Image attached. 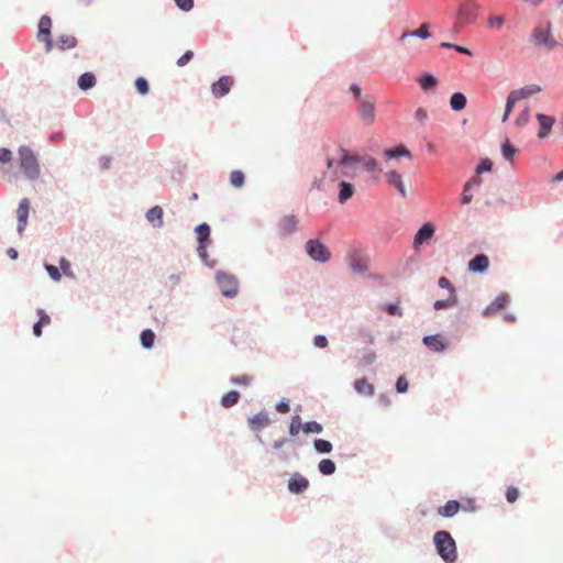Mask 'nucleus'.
<instances>
[{
	"label": "nucleus",
	"mask_w": 563,
	"mask_h": 563,
	"mask_svg": "<svg viewBox=\"0 0 563 563\" xmlns=\"http://www.w3.org/2000/svg\"><path fill=\"white\" fill-rule=\"evenodd\" d=\"M341 157L335 161L333 158H328L327 167L330 169L335 164V170L333 174L335 177L338 174L343 177H352L354 173H351L349 169L355 164H363L364 169L368 173L380 172L378 167V163L376 158L372 156H361L358 154H351L347 150L341 147L340 148Z\"/></svg>",
	"instance_id": "nucleus-1"
},
{
	"label": "nucleus",
	"mask_w": 563,
	"mask_h": 563,
	"mask_svg": "<svg viewBox=\"0 0 563 563\" xmlns=\"http://www.w3.org/2000/svg\"><path fill=\"white\" fill-rule=\"evenodd\" d=\"M433 543L438 555L445 563H455L457 560L456 542L446 530H439L433 536Z\"/></svg>",
	"instance_id": "nucleus-2"
},
{
	"label": "nucleus",
	"mask_w": 563,
	"mask_h": 563,
	"mask_svg": "<svg viewBox=\"0 0 563 563\" xmlns=\"http://www.w3.org/2000/svg\"><path fill=\"white\" fill-rule=\"evenodd\" d=\"M529 40L536 47H544L549 51L559 46V42L553 37L552 24L550 21L537 24L533 27Z\"/></svg>",
	"instance_id": "nucleus-3"
},
{
	"label": "nucleus",
	"mask_w": 563,
	"mask_h": 563,
	"mask_svg": "<svg viewBox=\"0 0 563 563\" xmlns=\"http://www.w3.org/2000/svg\"><path fill=\"white\" fill-rule=\"evenodd\" d=\"M20 167L29 180H35L40 177L41 168L38 161L29 146H21L19 148Z\"/></svg>",
	"instance_id": "nucleus-4"
},
{
	"label": "nucleus",
	"mask_w": 563,
	"mask_h": 563,
	"mask_svg": "<svg viewBox=\"0 0 563 563\" xmlns=\"http://www.w3.org/2000/svg\"><path fill=\"white\" fill-rule=\"evenodd\" d=\"M479 9V4L473 0L463 1L456 12L455 27L459 30L463 25L475 23Z\"/></svg>",
	"instance_id": "nucleus-5"
},
{
	"label": "nucleus",
	"mask_w": 563,
	"mask_h": 563,
	"mask_svg": "<svg viewBox=\"0 0 563 563\" xmlns=\"http://www.w3.org/2000/svg\"><path fill=\"white\" fill-rule=\"evenodd\" d=\"M216 282L222 296L234 298L239 292V279L234 274L219 269L216 272Z\"/></svg>",
	"instance_id": "nucleus-6"
},
{
	"label": "nucleus",
	"mask_w": 563,
	"mask_h": 563,
	"mask_svg": "<svg viewBox=\"0 0 563 563\" xmlns=\"http://www.w3.org/2000/svg\"><path fill=\"white\" fill-rule=\"evenodd\" d=\"M305 251L317 263L325 264L331 260L330 249L318 238L309 239L305 244Z\"/></svg>",
	"instance_id": "nucleus-7"
},
{
	"label": "nucleus",
	"mask_w": 563,
	"mask_h": 563,
	"mask_svg": "<svg viewBox=\"0 0 563 563\" xmlns=\"http://www.w3.org/2000/svg\"><path fill=\"white\" fill-rule=\"evenodd\" d=\"M368 256L360 247H354L346 254L349 267L357 275H363L368 271Z\"/></svg>",
	"instance_id": "nucleus-8"
},
{
	"label": "nucleus",
	"mask_w": 563,
	"mask_h": 563,
	"mask_svg": "<svg viewBox=\"0 0 563 563\" xmlns=\"http://www.w3.org/2000/svg\"><path fill=\"white\" fill-rule=\"evenodd\" d=\"M357 114L365 126H369L375 122L376 108L374 98L365 95L363 99L357 101Z\"/></svg>",
	"instance_id": "nucleus-9"
},
{
	"label": "nucleus",
	"mask_w": 563,
	"mask_h": 563,
	"mask_svg": "<svg viewBox=\"0 0 563 563\" xmlns=\"http://www.w3.org/2000/svg\"><path fill=\"white\" fill-rule=\"evenodd\" d=\"M435 225L432 222L423 223L413 236V249L419 251L421 245L428 243L434 235Z\"/></svg>",
	"instance_id": "nucleus-10"
},
{
	"label": "nucleus",
	"mask_w": 563,
	"mask_h": 563,
	"mask_svg": "<svg viewBox=\"0 0 563 563\" xmlns=\"http://www.w3.org/2000/svg\"><path fill=\"white\" fill-rule=\"evenodd\" d=\"M309 487V481L300 473H295L288 481L287 488L292 494H302Z\"/></svg>",
	"instance_id": "nucleus-11"
},
{
	"label": "nucleus",
	"mask_w": 563,
	"mask_h": 563,
	"mask_svg": "<svg viewBox=\"0 0 563 563\" xmlns=\"http://www.w3.org/2000/svg\"><path fill=\"white\" fill-rule=\"evenodd\" d=\"M29 211H30V200L27 198H23L20 201L18 210H16V213H18L16 231L19 234H22L26 228Z\"/></svg>",
	"instance_id": "nucleus-12"
},
{
	"label": "nucleus",
	"mask_w": 563,
	"mask_h": 563,
	"mask_svg": "<svg viewBox=\"0 0 563 563\" xmlns=\"http://www.w3.org/2000/svg\"><path fill=\"white\" fill-rule=\"evenodd\" d=\"M233 79L230 76H222L211 86L212 95L216 98L224 97L230 92Z\"/></svg>",
	"instance_id": "nucleus-13"
},
{
	"label": "nucleus",
	"mask_w": 563,
	"mask_h": 563,
	"mask_svg": "<svg viewBox=\"0 0 563 563\" xmlns=\"http://www.w3.org/2000/svg\"><path fill=\"white\" fill-rule=\"evenodd\" d=\"M386 183L394 187L402 198H407V190L402 181V176L397 170H389L385 174Z\"/></svg>",
	"instance_id": "nucleus-14"
},
{
	"label": "nucleus",
	"mask_w": 563,
	"mask_h": 563,
	"mask_svg": "<svg viewBox=\"0 0 563 563\" xmlns=\"http://www.w3.org/2000/svg\"><path fill=\"white\" fill-rule=\"evenodd\" d=\"M509 302V295L506 292L497 296L488 306H486L483 310L484 317H492L498 310L504 308Z\"/></svg>",
	"instance_id": "nucleus-15"
},
{
	"label": "nucleus",
	"mask_w": 563,
	"mask_h": 563,
	"mask_svg": "<svg viewBox=\"0 0 563 563\" xmlns=\"http://www.w3.org/2000/svg\"><path fill=\"white\" fill-rule=\"evenodd\" d=\"M422 342L434 352H443L448 347V342L440 334L424 335Z\"/></svg>",
	"instance_id": "nucleus-16"
},
{
	"label": "nucleus",
	"mask_w": 563,
	"mask_h": 563,
	"mask_svg": "<svg viewBox=\"0 0 563 563\" xmlns=\"http://www.w3.org/2000/svg\"><path fill=\"white\" fill-rule=\"evenodd\" d=\"M537 120H538V122L540 124L538 136L540 139H544L551 132L552 126H553V124L555 122V119L553 117L544 114V113H538L537 114Z\"/></svg>",
	"instance_id": "nucleus-17"
},
{
	"label": "nucleus",
	"mask_w": 563,
	"mask_h": 563,
	"mask_svg": "<svg viewBox=\"0 0 563 563\" xmlns=\"http://www.w3.org/2000/svg\"><path fill=\"white\" fill-rule=\"evenodd\" d=\"M489 260L485 254H477L468 262V271L484 273L488 269Z\"/></svg>",
	"instance_id": "nucleus-18"
},
{
	"label": "nucleus",
	"mask_w": 563,
	"mask_h": 563,
	"mask_svg": "<svg viewBox=\"0 0 563 563\" xmlns=\"http://www.w3.org/2000/svg\"><path fill=\"white\" fill-rule=\"evenodd\" d=\"M338 200L340 203H345L349 199H351L355 192V187L352 183L341 180L338 184Z\"/></svg>",
	"instance_id": "nucleus-19"
},
{
	"label": "nucleus",
	"mask_w": 563,
	"mask_h": 563,
	"mask_svg": "<svg viewBox=\"0 0 563 563\" xmlns=\"http://www.w3.org/2000/svg\"><path fill=\"white\" fill-rule=\"evenodd\" d=\"M251 429L253 431H260L261 429L271 424V419L266 411L262 410L249 419Z\"/></svg>",
	"instance_id": "nucleus-20"
},
{
	"label": "nucleus",
	"mask_w": 563,
	"mask_h": 563,
	"mask_svg": "<svg viewBox=\"0 0 563 563\" xmlns=\"http://www.w3.org/2000/svg\"><path fill=\"white\" fill-rule=\"evenodd\" d=\"M297 227L298 221L295 216H285L278 222V229L285 235H289L296 232Z\"/></svg>",
	"instance_id": "nucleus-21"
},
{
	"label": "nucleus",
	"mask_w": 563,
	"mask_h": 563,
	"mask_svg": "<svg viewBox=\"0 0 563 563\" xmlns=\"http://www.w3.org/2000/svg\"><path fill=\"white\" fill-rule=\"evenodd\" d=\"M430 24L429 23H422L417 30L413 31H405L399 41L404 42L407 37H419L422 40H427L431 37L430 33Z\"/></svg>",
	"instance_id": "nucleus-22"
},
{
	"label": "nucleus",
	"mask_w": 563,
	"mask_h": 563,
	"mask_svg": "<svg viewBox=\"0 0 563 563\" xmlns=\"http://www.w3.org/2000/svg\"><path fill=\"white\" fill-rule=\"evenodd\" d=\"M163 209L159 206H154L146 212V220L153 225L155 229H159L164 225L163 221Z\"/></svg>",
	"instance_id": "nucleus-23"
},
{
	"label": "nucleus",
	"mask_w": 563,
	"mask_h": 563,
	"mask_svg": "<svg viewBox=\"0 0 563 563\" xmlns=\"http://www.w3.org/2000/svg\"><path fill=\"white\" fill-rule=\"evenodd\" d=\"M384 156L387 159H395L399 157L411 158V152L404 145L398 144L384 151Z\"/></svg>",
	"instance_id": "nucleus-24"
},
{
	"label": "nucleus",
	"mask_w": 563,
	"mask_h": 563,
	"mask_svg": "<svg viewBox=\"0 0 563 563\" xmlns=\"http://www.w3.org/2000/svg\"><path fill=\"white\" fill-rule=\"evenodd\" d=\"M461 508V503L455 499L448 500L443 506L439 507L438 514L444 518H452Z\"/></svg>",
	"instance_id": "nucleus-25"
},
{
	"label": "nucleus",
	"mask_w": 563,
	"mask_h": 563,
	"mask_svg": "<svg viewBox=\"0 0 563 563\" xmlns=\"http://www.w3.org/2000/svg\"><path fill=\"white\" fill-rule=\"evenodd\" d=\"M423 91L433 90L438 85V78L431 73H423L417 78Z\"/></svg>",
	"instance_id": "nucleus-26"
},
{
	"label": "nucleus",
	"mask_w": 563,
	"mask_h": 563,
	"mask_svg": "<svg viewBox=\"0 0 563 563\" xmlns=\"http://www.w3.org/2000/svg\"><path fill=\"white\" fill-rule=\"evenodd\" d=\"M354 390L362 396H373L374 395V386L367 382L366 378H360L354 380L353 383Z\"/></svg>",
	"instance_id": "nucleus-27"
},
{
	"label": "nucleus",
	"mask_w": 563,
	"mask_h": 563,
	"mask_svg": "<svg viewBox=\"0 0 563 563\" xmlns=\"http://www.w3.org/2000/svg\"><path fill=\"white\" fill-rule=\"evenodd\" d=\"M540 91L541 87L539 85H527L520 89L512 90L511 92L514 93V97H516L517 100L520 101Z\"/></svg>",
	"instance_id": "nucleus-28"
},
{
	"label": "nucleus",
	"mask_w": 563,
	"mask_h": 563,
	"mask_svg": "<svg viewBox=\"0 0 563 563\" xmlns=\"http://www.w3.org/2000/svg\"><path fill=\"white\" fill-rule=\"evenodd\" d=\"M97 79L93 73L87 71L79 76L77 85L81 90H89L96 86Z\"/></svg>",
	"instance_id": "nucleus-29"
},
{
	"label": "nucleus",
	"mask_w": 563,
	"mask_h": 563,
	"mask_svg": "<svg viewBox=\"0 0 563 563\" xmlns=\"http://www.w3.org/2000/svg\"><path fill=\"white\" fill-rule=\"evenodd\" d=\"M195 231L197 233L198 244H208L210 242L211 229L208 223L203 222L198 224Z\"/></svg>",
	"instance_id": "nucleus-30"
},
{
	"label": "nucleus",
	"mask_w": 563,
	"mask_h": 563,
	"mask_svg": "<svg viewBox=\"0 0 563 563\" xmlns=\"http://www.w3.org/2000/svg\"><path fill=\"white\" fill-rule=\"evenodd\" d=\"M52 19L44 14L38 21L37 38L52 35Z\"/></svg>",
	"instance_id": "nucleus-31"
},
{
	"label": "nucleus",
	"mask_w": 563,
	"mask_h": 563,
	"mask_svg": "<svg viewBox=\"0 0 563 563\" xmlns=\"http://www.w3.org/2000/svg\"><path fill=\"white\" fill-rule=\"evenodd\" d=\"M467 99L462 92H454L450 98V107L453 111H462L465 109Z\"/></svg>",
	"instance_id": "nucleus-32"
},
{
	"label": "nucleus",
	"mask_w": 563,
	"mask_h": 563,
	"mask_svg": "<svg viewBox=\"0 0 563 563\" xmlns=\"http://www.w3.org/2000/svg\"><path fill=\"white\" fill-rule=\"evenodd\" d=\"M38 320L33 324V333L35 336L42 335V327L51 322L49 316L43 310L37 309Z\"/></svg>",
	"instance_id": "nucleus-33"
},
{
	"label": "nucleus",
	"mask_w": 563,
	"mask_h": 563,
	"mask_svg": "<svg viewBox=\"0 0 563 563\" xmlns=\"http://www.w3.org/2000/svg\"><path fill=\"white\" fill-rule=\"evenodd\" d=\"M56 46L60 51L74 48L77 46V38L73 35H59L57 37Z\"/></svg>",
	"instance_id": "nucleus-34"
},
{
	"label": "nucleus",
	"mask_w": 563,
	"mask_h": 563,
	"mask_svg": "<svg viewBox=\"0 0 563 563\" xmlns=\"http://www.w3.org/2000/svg\"><path fill=\"white\" fill-rule=\"evenodd\" d=\"M155 333L152 329H145L141 332L140 340L141 344L145 350H150L154 346Z\"/></svg>",
	"instance_id": "nucleus-35"
},
{
	"label": "nucleus",
	"mask_w": 563,
	"mask_h": 563,
	"mask_svg": "<svg viewBox=\"0 0 563 563\" xmlns=\"http://www.w3.org/2000/svg\"><path fill=\"white\" fill-rule=\"evenodd\" d=\"M241 394L236 390H231L222 396L221 406L224 408H231L239 402Z\"/></svg>",
	"instance_id": "nucleus-36"
},
{
	"label": "nucleus",
	"mask_w": 563,
	"mask_h": 563,
	"mask_svg": "<svg viewBox=\"0 0 563 563\" xmlns=\"http://www.w3.org/2000/svg\"><path fill=\"white\" fill-rule=\"evenodd\" d=\"M319 472L324 476H330L335 473V463L330 459H323L318 464Z\"/></svg>",
	"instance_id": "nucleus-37"
},
{
	"label": "nucleus",
	"mask_w": 563,
	"mask_h": 563,
	"mask_svg": "<svg viewBox=\"0 0 563 563\" xmlns=\"http://www.w3.org/2000/svg\"><path fill=\"white\" fill-rule=\"evenodd\" d=\"M313 448L319 454H329L333 450L332 443L325 439H314Z\"/></svg>",
	"instance_id": "nucleus-38"
},
{
	"label": "nucleus",
	"mask_w": 563,
	"mask_h": 563,
	"mask_svg": "<svg viewBox=\"0 0 563 563\" xmlns=\"http://www.w3.org/2000/svg\"><path fill=\"white\" fill-rule=\"evenodd\" d=\"M457 302H459L457 295H452V296H449L448 299L435 300L433 303V308L435 310H444L448 308L455 307L457 305Z\"/></svg>",
	"instance_id": "nucleus-39"
},
{
	"label": "nucleus",
	"mask_w": 563,
	"mask_h": 563,
	"mask_svg": "<svg viewBox=\"0 0 563 563\" xmlns=\"http://www.w3.org/2000/svg\"><path fill=\"white\" fill-rule=\"evenodd\" d=\"M302 426L301 417L299 415H294L288 427L289 434L291 437H296L302 429Z\"/></svg>",
	"instance_id": "nucleus-40"
},
{
	"label": "nucleus",
	"mask_w": 563,
	"mask_h": 563,
	"mask_svg": "<svg viewBox=\"0 0 563 563\" xmlns=\"http://www.w3.org/2000/svg\"><path fill=\"white\" fill-rule=\"evenodd\" d=\"M302 431L306 433H316L320 434L323 431V427L317 420H309L303 423Z\"/></svg>",
	"instance_id": "nucleus-41"
},
{
	"label": "nucleus",
	"mask_w": 563,
	"mask_h": 563,
	"mask_svg": "<svg viewBox=\"0 0 563 563\" xmlns=\"http://www.w3.org/2000/svg\"><path fill=\"white\" fill-rule=\"evenodd\" d=\"M493 165L494 164L490 158H488V157L481 158L478 164L475 167V174L481 176L484 173H488L493 169Z\"/></svg>",
	"instance_id": "nucleus-42"
},
{
	"label": "nucleus",
	"mask_w": 563,
	"mask_h": 563,
	"mask_svg": "<svg viewBox=\"0 0 563 563\" xmlns=\"http://www.w3.org/2000/svg\"><path fill=\"white\" fill-rule=\"evenodd\" d=\"M516 153L517 148L508 140L501 144V154L506 161H512Z\"/></svg>",
	"instance_id": "nucleus-43"
},
{
	"label": "nucleus",
	"mask_w": 563,
	"mask_h": 563,
	"mask_svg": "<svg viewBox=\"0 0 563 563\" xmlns=\"http://www.w3.org/2000/svg\"><path fill=\"white\" fill-rule=\"evenodd\" d=\"M207 246H208V244H198V247H197L198 255L207 266L214 267L216 261L209 258V255L207 252Z\"/></svg>",
	"instance_id": "nucleus-44"
},
{
	"label": "nucleus",
	"mask_w": 563,
	"mask_h": 563,
	"mask_svg": "<svg viewBox=\"0 0 563 563\" xmlns=\"http://www.w3.org/2000/svg\"><path fill=\"white\" fill-rule=\"evenodd\" d=\"M440 47L449 48V49H454L457 53H461V54H464V55H468V56H471L473 54L472 51L468 47L462 46V45H459V44H455V43H451V42H442L440 44Z\"/></svg>",
	"instance_id": "nucleus-45"
},
{
	"label": "nucleus",
	"mask_w": 563,
	"mask_h": 563,
	"mask_svg": "<svg viewBox=\"0 0 563 563\" xmlns=\"http://www.w3.org/2000/svg\"><path fill=\"white\" fill-rule=\"evenodd\" d=\"M245 176L241 170H233L230 174V183L233 187L240 188L244 185Z\"/></svg>",
	"instance_id": "nucleus-46"
},
{
	"label": "nucleus",
	"mask_w": 563,
	"mask_h": 563,
	"mask_svg": "<svg viewBox=\"0 0 563 563\" xmlns=\"http://www.w3.org/2000/svg\"><path fill=\"white\" fill-rule=\"evenodd\" d=\"M483 180L482 177L477 174L473 175L465 184V191H472L481 187Z\"/></svg>",
	"instance_id": "nucleus-47"
},
{
	"label": "nucleus",
	"mask_w": 563,
	"mask_h": 563,
	"mask_svg": "<svg viewBox=\"0 0 563 563\" xmlns=\"http://www.w3.org/2000/svg\"><path fill=\"white\" fill-rule=\"evenodd\" d=\"M135 89L137 92L142 96L148 93L150 91V85L146 78L144 77H137L135 79Z\"/></svg>",
	"instance_id": "nucleus-48"
},
{
	"label": "nucleus",
	"mask_w": 563,
	"mask_h": 563,
	"mask_svg": "<svg viewBox=\"0 0 563 563\" xmlns=\"http://www.w3.org/2000/svg\"><path fill=\"white\" fill-rule=\"evenodd\" d=\"M529 119H530V109L528 107H526L518 114V117L516 119V125L518 128H523L529 122Z\"/></svg>",
	"instance_id": "nucleus-49"
},
{
	"label": "nucleus",
	"mask_w": 563,
	"mask_h": 563,
	"mask_svg": "<svg viewBox=\"0 0 563 563\" xmlns=\"http://www.w3.org/2000/svg\"><path fill=\"white\" fill-rule=\"evenodd\" d=\"M44 267H45V271L47 272V274L49 275V277L54 282H59L62 279V273L58 267H56L53 264H47V263L44 265Z\"/></svg>",
	"instance_id": "nucleus-50"
},
{
	"label": "nucleus",
	"mask_w": 563,
	"mask_h": 563,
	"mask_svg": "<svg viewBox=\"0 0 563 563\" xmlns=\"http://www.w3.org/2000/svg\"><path fill=\"white\" fill-rule=\"evenodd\" d=\"M438 286L442 289H446L450 294L449 296L456 295L454 285L446 277H440L438 279Z\"/></svg>",
	"instance_id": "nucleus-51"
},
{
	"label": "nucleus",
	"mask_w": 563,
	"mask_h": 563,
	"mask_svg": "<svg viewBox=\"0 0 563 563\" xmlns=\"http://www.w3.org/2000/svg\"><path fill=\"white\" fill-rule=\"evenodd\" d=\"M383 309L390 316H402V310L397 302L386 303Z\"/></svg>",
	"instance_id": "nucleus-52"
},
{
	"label": "nucleus",
	"mask_w": 563,
	"mask_h": 563,
	"mask_svg": "<svg viewBox=\"0 0 563 563\" xmlns=\"http://www.w3.org/2000/svg\"><path fill=\"white\" fill-rule=\"evenodd\" d=\"M408 387H409V383H408L407 378L404 375L399 376L395 384V388H396L397 393L404 394L408 390Z\"/></svg>",
	"instance_id": "nucleus-53"
},
{
	"label": "nucleus",
	"mask_w": 563,
	"mask_h": 563,
	"mask_svg": "<svg viewBox=\"0 0 563 563\" xmlns=\"http://www.w3.org/2000/svg\"><path fill=\"white\" fill-rule=\"evenodd\" d=\"M376 360V353L374 351H367L366 353L363 354L362 358H361V363L362 365L364 366H368V365H372Z\"/></svg>",
	"instance_id": "nucleus-54"
},
{
	"label": "nucleus",
	"mask_w": 563,
	"mask_h": 563,
	"mask_svg": "<svg viewBox=\"0 0 563 563\" xmlns=\"http://www.w3.org/2000/svg\"><path fill=\"white\" fill-rule=\"evenodd\" d=\"M194 57V52L186 51L178 59H177V66L184 67L186 66Z\"/></svg>",
	"instance_id": "nucleus-55"
},
{
	"label": "nucleus",
	"mask_w": 563,
	"mask_h": 563,
	"mask_svg": "<svg viewBox=\"0 0 563 563\" xmlns=\"http://www.w3.org/2000/svg\"><path fill=\"white\" fill-rule=\"evenodd\" d=\"M505 23V18L503 15H494L488 18V25L490 27H501Z\"/></svg>",
	"instance_id": "nucleus-56"
},
{
	"label": "nucleus",
	"mask_w": 563,
	"mask_h": 563,
	"mask_svg": "<svg viewBox=\"0 0 563 563\" xmlns=\"http://www.w3.org/2000/svg\"><path fill=\"white\" fill-rule=\"evenodd\" d=\"M276 410L279 412V413H287L289 412L290 410V404H289V400L287 398H283L280 401H278L276 404Z\"/></svg>",
	"instance_id": "nucleus-57"
},
{
	"label": "nucleus",
	"mask_w": 563,
	"mask_h": 563,
	"mask_svg": "<svg viewBox=\"0 0 563 563\" xmlns=\"http://www.w3.org/2000/svg\"><path fill=\"white\" fill-rule=\"evenodd\" d=\"M59 265H60V269L63 271V273L68 276V277H74V273L71 271V266H70V263L65 258V257H62L60 261H59Z\"/></svg>",
	"instance_id": "nucleus-58"
},
{
	"label": "nucleus",
	"mask_w": 563,
	"mask_h": 563,
	"mask_svg": "<svg viewBox=\"0 0 563 563\" xmlns=\"http://www.w3.org/2000/svg\"><path fill=\"white\" fill-rule=\"evenodd\" d=\"M328 338L323 334H318L313 338V345L319 349H324L328 346Z\"/></svg>",
	"instance_id": "nucleus-59"
},
{
	"label": "nucleus",
	"mask_w": 563,
	"mask_h": 563,
	"mask_svg": "<svg viewBox=\"0 0 563 563\" xmlns=\"http://www.w3.org/2000/svg\"><path fill=\"white\" fill-rule=\"evenodd\" d=\"M176 5L183 11H189L194 8V0H175Z\"/></svg>",
	"instance_id": "nucleus-60"
},
{
	"label": "nucleus",
	"mask_w": 563,
	"mask_h": 563,
	"mask_svg": "<svg viewBox=\"0 0 563 563\" xmlns=\"http://www.w3.org/2000/svg\"><path fill=\"white\" fill-rule=\"evenodd\" d=\"M350 91H351V93L353 95V97H354V99L356 101H358V100L364 98V96L362 95V88H361V86L358 84H355V82L352 84L350 86Z\"/></svg>",
	"instance_id": "nucleus-61"
},
{
	"label": "nucleus",
	"mask_w": 563,
	"mask_h": 563,
	"mask_svg": "<svg viewBox=\"0 0 563 563\" xmlns=\"http://www.w3.org/2000/svg\"><path fill=\"white\" fill-rule=\"evenodd\" d=\"M518 102L517 98L514 97V93L510 91V93L507 97L505 111L508 113H511L514 110L515 104Z\"/></svg>",
	"instance_id": "nucleus-62"
},
{
	"label": "nucleus",
	"mask_w": 563,
	"mask_h": 563,
	"mask_svg": "<svg viewBox=\"0 0 563 563\" xmlns=\"http://www.w3.org/2000/svg\"><path fill=\"white\" fill-rule=\"evenodd\" d=\"M230 380L233 384L247 385L252 380V377L249 375L232 376Z\"/></svg>",
	"instance_id": "nucleus-63"
},
{
	"label": "nucleus",
	"mask_w": 563,
	"mask_h": 563,
	"mask_svg": "<svg viewBox=\"0 0 563 563\" xmlns=\"http://www.w3.org/2000/svg\"><path fill=\"white\" fill-rule=\"evenodd\" d=\"M519 490L516 487H509L506 492V498L509 503H515L518 499Z\"/></svg>",
	"instance_id": "nucleus-64"
}]
</instances>
